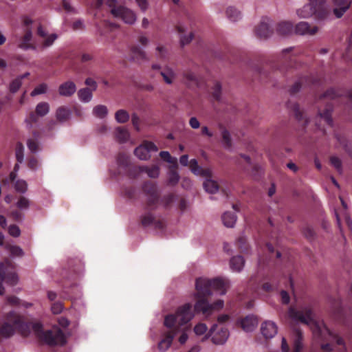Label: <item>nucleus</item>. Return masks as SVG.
<instances>
[{
    "mask_svg": "<svg viewBox=\"0 0 352 352\" xmlns=\"http://www.w3.org/2000/svg\"><path fill=\"white\" fill-rule=\"evenodd\" d=\"M293 352H300L302 349V333L298 329L294 331Z\"/></svg>",
    "mask_w": 352,
    "mask_h": 352,
    "instance_id": "obj_30",
    "label": "nucleus"
},
{
    "mask_svg": "<svg viewBox=\"0 0 352 352\" xmlns=\"http://www.w3.org/2000/svg\"><path fill=\"white\" fill-rule=\"evenodd\" d=\"M14 188L17 192L24 193L28 188V184L24 180H17L14 184Z\"/></svg>",
    "mask_w": 352,
    "mask_h": 352,
    "instance_id": "obj_59",
    "label": "nucleus"
},
{
    "mask_svg": "<svg viewBox=\"0 0 352 352\" xmlns=\"http://www.w3.org/2000/svg\"><path fill=\"white\" fill-rule=\"evenodd\" d=\"M32 330L39 342L50 346H63L66 343V337L63 331L58 327L44 330L39 322H34Z\"/></svg>",
    "mask_w": 352,
    "mask_h": 352,
    "instance_id": "obj_6",
    "label": "nucleus"
},
{
    "mask_svg": "<svg viewBox=\"0 0 352 352\" xmlns=\"http://www.w3.org/2000/svg\"><path fill=\"white\" fill-rule=\"evenodd\" d=\"M210 178L211 177H207L206 180L204 182V188L206 191L214 194L219 190V185L215 181Z\"/></svg>",
    "mask_w": 352,
    "mask_h": 352,
    "instance_id": "obj_37",
    "label": "nucleus"
},
{
    "mask_svg": "<svg viewBox=\"0 0 352 352\" xmlns=\"http://www.w3.org/2000/svg\"><path fill=\"white\" fill-rule=\"evenodd\" d=\"M330 162H331V165L333 166L338 172H341L342 162L339 157H336V156L331 157Z\"/></svg>",
    "mask_w": 352,
    "mask_h": 352,
    "instance_id": "obj_64",
    "label": "nucleus"
},
{
    "mask_svg": "<svg viewBox=\"0 0 352 352\" xmlns=\"http://www.w3.org/2000/svg\"><path fill=\"white\" fill-rule=\"evenodd\" d=\"M289 316L294 320L311 325L312 332L316 338L324 340L326 336H329L338 345L344 346V342L342 338L333 333L325 324H320L314 320L313 312L310 308L305 307L300 310H297L294 307H290Z\"/></svg>",
    "mask_w": 352,
    "mask_h": 352,
    "instance_id": "obj_4",
    "label": "nucleus"
},
{
    "mask_svg": "<svg viewBox=\"0 0 352 352\" xmlns=\"http://www.w3.org/2000/svg\"><path fill=\"white\" fill-rule=\"evenodd\" d=\"M241 327L246 332L252 331L258 324L256 317L249 315L238 322Z\"/></svg>",
    "mask_w": 352,
    "mask_h": 352,
    "instance_id": "obj_20",
    "label": "nucleus"
},
{
    "mask_svg": "<svg viewBox=\"0 0 352 352\" xmlns=\"http://www.w3.org/2000/svg\"><path fill=\"white\" fill-rule=\"evenodd\" d=\"M278 328L276 324L272 321L264 322L261 327L263 336L266 338H272L277 333Z\"/></svg>",
    "mask_w": 352,
    "mask_h": 352,
    "instance_id": "obj_21",
    "label": "nucleus"
},
{
    "mask_svg": "<svg viewBox=\"0 0 352 352\" xmlns=\"http://www.w3.org/2000/svg\"><path fill=\"white\" fill-rule=\"evenodd\" d=\"M140 166H135L130 164L129 168H125L124 171L130 178H135L140 173H142Z\"/></svg>",
    "mask_w": 352,
    "mask_h": 352,
    "instance_id": "obj_45",
    "label": "nucleus"
},
{
    "mask_svg": "<svg viewBox=\"0 0 352 352\" xmlns=\"http://www.w3.org/2000/svg\"><path fill=\"white\" fill-rule=\"evenodd\" d=\"M182 82L190 89L200 87L201 78L190 69H186L182 73Z\"/></svg>",
    "mask_w": 352,
    "mask_h": 352,
    "instance_id": "obj_16",
    "label": "nucleus"
},
{
    "mask_svg": "<svg viewBox=\"0 0 352 352\" xmlns=\"http://www.w3.org/2000/svg\"><path fill=\"white\" fill-rule=\"evenodd\" d=\"M265 254L260 256L258 261V272L252 276L248 283V287L253 291L257 292L261 287L265 292H271L278 289V283L276 279L271 274H265V268L269 263L274 258H279L281 254L279 251H275L274 247L269 243L265 245Z\"/></svg>",
    "mask_w": 352,
    "mask_h": 352,
    "instance_id": "obj_2",
    "label": "nucleus"
},
{
    "mask_svg": "<svg viewBox=\"0 0 352 352\" xmlns=\"http://www.w3.org/2000/svg\"><path fill=\"white\" fill-rule=\"evenodd\" d=\"M142 173H146L148 176L151 178H157L160 175V168L156 165H153L151 167L146 166H140Z\"/></svg>",
    "mask_w": 352,
    "mask_h": 352,
    "instance_id": "obj_39",
    "label": "nucleus"
},
{
    "mask_svg": "<svg viewBox=\"0 0 352 352\" xmlns=\"http://www.w3.org/2000/svg\"><path fill=\"white\" fill-rule=\"evenodd\" d=\"M254 32L258 38L265 39L270 37L274 32L270 20L268 18L262 19L261 23L255 28Z\"/></svg>",
    "mask_w": 352,
    "mask_h": 352,
    "instance_id": "obj_14",
    "label": "nucleus"
},
{
    "mask_svg": "<svg viewBox=\"0 0 352 352\" xmlns=\"http://www.w3.org/2000/svg\"><path fill=\"white\" fill-rule=\"evenodd\" d=\"M342 94L340 93L339 90L335 89L333 88H330L327 89L320 98V100H334Z\"/></svg>",
    "mask_w": 352,
    "mask_h": 352,
    "instance_id": "obj_40",
    "label": "nucleus"
},
{
    "mask_svg": "<svg viewBox=\"0 0 352 352\" xmlns=\"http://www.w3.org/2000/svg\"><path fill=\"white\" fill-rule=\"evenodd\" d=\"M176 30L179 34L180 44L182 46L188 44L192 39L193 34L190 32L188 36L185 35L186 29L182 24H178L176 26Z\"/></svg>",
    "mask_w": 352,
    "mask_h": 352,
    "instance_id": "obj_29",
    "label": "nucleus"
},
{
    "mask_svg": "<svg viewBox=\"0 0 352 352\" xmlns=\"http://www.w3.org/2000/svg\"><path fill=\"white\" fill-rule=\"evenodd\" d=\"M193 316L192 306L188 302L179 307L175 314L165 317L164 323L169 330L163 334V338L158 343L159 351L165 352L170 348L177 332L186 328V322L190 321Z\"/></svg>",
    "mask_w": 352,
    "mask_h": 352,
    "instance_id": "obj_3",
    "label": "nucleus"
},
{
    "mask_svg": "<svg viewBox=\"0 0 352 352\" xmlns=\"http://www.w3.org/2000/svg\"><path fill=\"white\" fill-rule=\"evenodd\" d=\"M14 286L18 283V276L15 272L13 262L8 258L0 262V295H3L5 291L2 282Z\"/></svg>",
    "mask_w": 352,
    "mask_h": 352,
    "instance_id": "obj_8",
    "label": "nucleus"
},
{
    "mask_svg": "<svg viewBox=\"0 0 352 352\" xmlns=\"http://www.w3.org/2000/svg\"><path fill=\"white\" fill-rule=\"evenodd\" d=\"M226 16L232 21H236L241 19V12L233 7H229L226 10Z\"/></svg>",
    "mask_w": 352,
    "mask_h": 352,
    "instance_id": "obj_44",
    "label": "nucleus"
},
{
    "mask_svg": "<svg viewBox=\"0 0 352 352\" xmlns=\"http://www.w3.org/2000/svg\"><path fill=\"white\" fill-rule=\"evenodd\" d=\"M222 221L225 226L232 228L236 221V215L234 212H226L222 215Z\"/></svg>",
    "mask_w": 352,
    "mask_h": 352,
    "instance_id": "obj_36",
    "label": "nucleus"
},
{
    "mask_svg": "<svg viewBox=\"0 0 352 352\" xmlns=\"http://www.w3.org/2000/svg\"><path fill=\"white\" fill-rule=\"evenodd\" d=\"M16 206L18 208L23 210V209H28L30 206V201L28 198L20 196Z\"/></svg>",
    "mask_w": 352,
    "mask_h": 352,
    "instance_id": "obj_56",
    "label": "nucleus"
},
{
    "mask_svg": "<svg viewBox=\"0 0 352 352\" xmlns=\"http://www.w3.org/2000/svg\"><path fill=\"white\" fill-rule=\"evenodd\" d=\"M8 250L12 256H22L23 255V251L19 246L10 245Z\"/></svg>",
    "mask_w": 352,
    "mask_h": 352,
    "instance_id": "obj_62",
    "label": "nucleus"
},
{
    "mask_svg": "<svg viewBox=\"0 0 352 352\" xmlns=\"http://www.w3.org/2000/svg\"><path fill=\"white\" fill-rule=\"evenodd\" d=\"M229 286L230 281L226 278L219 277L212 279L202 277L197 278L196 292L194 294L196 299L194 311L196 313H201L204 316H209L214 310H219L223 308V300H217L210 304L208 302V298L212 295V290L217 291L221 295L225 294Z\"/></svg>",
    "mask_w": 352,
    "mask_h": 352,
    "instance_id": "obj_1",
    "label": "nucleus"
},
{
    "mask_svg": "<svg viewBox=\"0 0 352 352\" xmlns=\"http://www.w3.org/2000/svg\"><path fill=\"white\" fill-rule=\"evenodd\" d=\"M236 245L241 252H247L248 250V244L247 240L244 236H240L237 239Z\"/></svg>",
    "mask_w": 352,
    "mask_h": 352,
    "instance_id": "obj_52",
    "label": "nucleus"
},
{
    "mask_svg": "<svg viewBox=\"0 0 352 352\" xmlns=\"http://www.w3.org/2000/svg\"><path fill=\"white\" fill-rule=\"evenodd\" d=\"M22 85L21 78H16L10 84V91L16 93Z\"/></svg>",
    "mask_w": 352,
    "mask_h": 352,
    "instance_id": "obj_57",
    "label": "nucleus"
},
{
    "mask_svg": "<svg viewBox=\"0 0 352 352\" xmlns=\"http://www.w3.org/2000/svg\"><path fill=\"white\" fill-rule=\"evenodd\" d=\"M295 33L299 35H315L318 28L316 25L311 26L308 22L301 21L297 23L294 29Z\"/></svg>",
    "mask_w": 352,
    "mask_h": 352,
    "instance_id": "obj_18",
    "label": "nucleus"
},
{
    "mask_svg": "<svg viewBox=\"0 0 352 352\" xmlns=\"http://www.w3.org/2000/svg\"><path fill=\"white\" fill-rule=\"evenodd\" d=\"M336 6L333 9V14L337 18H341L350 8L351 2L349 0H333Z\"/></svg>",
    "mask_w": 352,
    "mask_h": 352,
    "instance_id": "obj_22",
    "label": "nucleus"
},
{
    "mask_svg": "<svg viewBox=\"0 0 352 352\" xmlns=\"http://www.w3.org/2000/svg\"><path fill=\"white\" fill-rule=\"evenodd\" d=\"M208 330L207 326L204 323H199L194 327V332L197 336L204 334Z\"/></svg>",
    "mask_w": 352,
    "mask_h": 352,
    "instance_id": "obj_63",
    "label": "nucleus"
},
{
    "mask_svg": "<svg viewBox=\"0 0 352 352\" xmlns=\"http://www.w3.org/2000/svg\"><path fill=\"white\" fill-rule=\"evenodd\" d=\"M144 194L148 197L146 204V210H155L160 201V195L157 186L151 182H146L142 186Z\"/></svg>",
    "mask_w": 352,
    "mask_h": 352,
    "instance_id": "obj_9",
    "label": "nucleus"
},
{
    "mask_svg": "<svg viewBox=\"0 0 352 352\" xmlns=\"http://www.w3.org/2000/svg\"><path fill=\"white\" fill-rule=\"evenodd\" d=\"M111 13L116 17L121 18L126 23L133 24L136 20L134 12L122 6L111 8Z\"/></svg>",
    "mask_w": 352,
    "mask_h": 352,
    "instance_id": "obj_13",
    "label": "nucleus"
},
{
    "mask_svg": "<svg viewBox=\"0 0 352 352\" xmlns=\"http://www.w3.org/2000/svg\"><path fill=\"white\" fill-rule=\"evenodd\" d=\"M79 60L81 63H88L94 60V56L90 52H82L80 55Z\"/></svg>",
    "mask_w": 352,
    "mask_h": 352,
    "instance_id": "obj_60",
    "label": "nucleus"
},
{
    "mask_svg": "<svg viewBox=\"0 0 352 352\" xmlns=\"http://www.w3.org/2000/svg\"><path fill=\"white\" fill-rule=\"evenodd\" d=\"M309 3L305 4L296 13L300 18H310L314 16L318 21H325L331 15V8L327 4L326 0H309Z\"/></svg>",
    "mask_w": 352,
    "mask_h": 352,
    "instance_id": "obj_7",
    "label": "nucleus"
},
{
    "mask_svg": "<svg viewBox=\"0 0 352 352\" xmlns=\"http://www.w3.org/2000/svg\"><path fill=\"white\" fill-rule=\"evenodd\" d=\"M116 138L120 142H125L129 138V131L124 127H117L116 129Z\"/></svg>",
    "mask_w": 352,
    "mask_h": 352,
    "instance_id": "obj_38",
    "label": "nucleus"
},
{
    "mask_svg": "<svg viewBox=\"0 0 352 352\" xmlns=\"http://www.w3.org/2000/svg\"><path fill=\"white\" fill-rule=\"evenodd\" d=\"M288 107L292 109L296 118L298 121L303 122L304 126L307 125L309 120L304 116L303 112L300 110V107L297 103H294L292 106H289V104H288Z\"/></svg>",
    "mask_w": 352,
    "mask_h": 352,
    "instance_id": "obj_31",
    "label": "nucleus"
},
{
    "mask_svg": "<svg viewBox=\"0 0 352 352\" xmlns=\"http://www.w3.org/2000/svg\"><path fill=\"white\" fill-rule=\"evenodd\" d=\"M47 85L45 83H41L36 87L31 92V96H35L39 94H45L47 91Z\"/></svg>",
    "mask_w": 352,
    "mask_h": 352,
    "instance_id": "obj_58",
    "label": "nucleus"
},
{
    "mask_svg": "<svg viewBox=\"0 0 352 352\" xmlns=\"http://www.w3.org/2000/svg\"><path fill=\"white\" fill-rule=\"evenodd\" d=\"M176 195L174 193H169L164 195L160 200L162 204L166 208H170L175 201Z\"/></svg>",
    "mask_w": 352,
    "mask_h": 352,
    "instance_id": "obj_47",
    "label": "nucleus"
},
{
    "mask_svg": "<svg viewBox=\"0 0 352 352\" xmlns=\"http://www.w3.org/2000/svg\"><path fill=\"white\" fill-rule=\"evenodd\" d=\"M117 163L118 166L122 168L123 170L129 168V166L131 164L129 156L123 153H120L118 155Z\"/></svg>",
    "mask_w": 352,
    "mask_h": 352,
    "instance_id": "obj_41",
    "label": "nucleus"
},
{
    "mask_svg": "<svg viewBox=\"0 0 352 352\" xmlns=\"http://www.w3.org/2000/svg\"><path fill=\"white\" fill-rule=\"evenodd\" d=\"M107 113L108 109L104 105H97L93 109V114L99 118H104Z\"/></svg>",
    "mask_w": 352,
    "mask_h": 352,
    "instance_id": "obj_48",
    "label": "nucleus"
},
{
    "mask_svg": "<svg viewBox=\"0 0 352 352\" xmlns=\"http://www.w3.org/2000/svg\"><path fill=\"white\" fill-rule=\"evenodd\" d=\"M294 31V25L289 21H281L277 24L276 32L281 36H286L292 34Z\"/></svg>",
    "mask_w": 352,
    "mask_h": 352,
    "instance_id": "obj_27",
    "label": "nucleus"
},
{
    "mask_svg": "<svg viewBox=\"0 0 352 352\" xmlns=\"http://www.w3.org/2000/svg\"><path fill=\"white\" fill-rule=\"evenodd\" d=\"M78 96L82 102H87L92 98V91L89 88H82L78 91Z\"/></svg>",
    "mask_w": 352,
    "mask_h": 352,
    "instance_id": "obj_42",
    "label": "nucleus"
},
{
    "mask_svg": "<svg viewBox=\"0 0 352 352\" xmlns=\"http://www.w3.org/2000/svg\"><path fill=\"white\" fill-rule=\"evenodd\" d=\"M70 116V111L65 107H60L56 111V118L60 122L66 121Z\"/></svg>",
    "mask_w": 352,
    "mask_h": 352,
    "instance_id": "obj_43",
    "label": "nucleus"
},
{
    "mask_svg": "<svg viewBox=\"0 0 352 352\" xmlns=\"http://www.w3.org/2000/svg\"><path fill=\"white\" fill-rule=\"evenodd\" d=\"M209 337H211V340L214 344H223L229 337V331L227 328L218 324H214L209 332L203 338V341L207 340Z\"/></svg>",
    "mask_w": 352,
    "mask_h": 352,
    "instance_id": "obj_10",
    "label": "nucleus"
},
{
    "mask_svg": "<svg viewBox=\"0 0 352 352\" xmlns=\"http://www.w3.org/2000/svg\"><path fill=\"white\" fill-rule=\"evenodd\" d=\"M32 38V31L30 29L25 30V34L21 38L18 47L22 50H36V45L31 43Z\"/></svg>",
    "mask_w": 352,
    "mask_h": 352,
    "instance_id": "obj_23",
    "label": "nucleus"
},
{
    "mask_svg": "<svg viewBox=\"0 0 352 352\" xmlns=\"http://www.w3.org/2000/svg\"><path fill=\"white\" fill-rule=\"evenodd\" d=\"M146 212L140 217V222L143 227H148L154 226L155 228L162 229L164 228V223L161 220L155 219L150 210L145 208Z\"/></svg>",
    "mask_w": 352,
    "mask_h": 352,
    "instance_id": "obj_17",
    "label": "nucleus"
},
{
    "mask_svg": "<svg viewBox=\"0 0 352 352\" xmlns=\"http://www.w3.org/2000/svg\"><path fill=\"white\" fill-rule=\"evenodd\" d=\"M179 180V175L175 168L170 169L168 172V184L170 186L176 185Z\"/></svg>",
    "mask_w": 352,
    "mask_h": 352,
    "instance_id": "obj_49",
    "label": "nucleus"
},
{
    "mask_svg": "<svg viewBox=\"0 0 352 352\" xmlns=\"http://www.w3.org/2000/svg\"><path fill=\"white\" fill-rule=\"evenodd\" d=\"M15 325L8 322H3L0 327V340L2 338H9L12 336L15 332Z\"/></svg>",
    "mask_w": 352,
    "mask_h": 352,
    "instance_id": "obj_26",
    "label": "nucleus"
},
{
    "mask_svg": "<svg viewBox=\"0 0 352 352\" xmlns=\"http://www.w3.org/2000/svg\"><path fill=\"white\" fill-rule=\"evenodd\" d=\"M115 118L119 123H125L129 120V114L124 109H120L116 111Z\"/></svg>",
    "mask_w": 352,
    "mask_h": 352,
    "instance_id": "obj_46",
    "label": "nucleus"
},
{
    "mask_svg": "<svg viewBox=\"0 0 352 352\" xmlns=\"http://www.w3.org/2000/svg\"><path fill=\"white\" fill-rule=\"evenodd\" d=\"M245 260L241 256H233L230 261V268L234 272H239L244 267Z\"/></svg>",
    "mask_w": 352,
    "mask_h": 352,
    "instance_id": "obj_32",
    "label": "nucleus"
},
{
    "mask_svg": "<svg viewBox=\"0 0 352 352\" xmlns=\"http://www.w3.org/2000/svg\"><path fill=\"white\" fill-rule=\"evenodd\" d=\"M34 324V323L24 322L20 316H16L14 319L15 329H17L24 337H28L30 335Z\"/></svg>",
    "mask_w": 352,
    "mask_h": 352,
    "instance_id": "obj_19",
    "label": "nucleus"
},
{
    "mask_svg": "<svg viewBox=\"0 0 352 352\" xmlns=\"http://www.w3.org/2000/svg\"><path fill=\"white\" fill-rule=\"evenodd\" d=\"M160 156L164 161L171 164L177 165V158L173 157L168 151H161L160 153Z\"/></svg>",
    "mask_w": 352,
    "mask_h": 352,
    "instance_id": "obj_53",
    "label": "nucleus"
},
{
    "mask_svg": "<svg viewBox=\"0 0 352 352\" xmlns=\"http://www.w3.org/2000/svg\"><path fill=\"white\" fill-rule=\"evenodd\" d=\"M222 142L224 146L227 148H230L232 146V141L230 133L228 130L223 129L222 131Z\"/></svg>",
    "mask_w": 352,
    "mask_h": 352,
    "instance_id": "obj_54",
    "label": "nucleus"
},
{
    "mask_svg": "<svg viewBox=\"0 0 352 352\" xmlns=\"http://www.w3.org/2000/svg\"><path fill=\"white\" fill-rule=\"evenodd\" d=\"M39 134L37 131L33 133V137L27 140V146L32 153H36L39 151L38 142Z\"/></svg>",
    "mask_w": 352,
    "mask_h": 352,
    "instance_id": "obj_33",
    "label": "nucleus"
},
{
    "mask_svg": "<svg viewBox=\"0 0 352 352\" xmlns=\"http://www.w3.org/2000/svg\"><path fill=\"white\" fill-rule=\"evenodd\" d=\"M294 48L289 47L283 50L280 58L276 63L272 64V67L275 69L276 71L273 74H276L278 71L285 75L289 76L290 74H293L302 67V63L300 61L297 54L300 53L299 50H295Z\"/></svg>",
    "mask_w": 352,
    "mask_h": 352,
    "instance_id": "obj_5",
    "label": "nucleus"
},
{
    "mask_svg": "<svg viewBox=\"0 0 352 352\" xmlns=\"http://www.w3.org/2000/svg\"><path fill=\"white\" fill-rule=\"evenodd\" d=\"M160 74L162 76L164 82L168 85H171L173 82L174 79L176 78V73L172 68L169 67H166L160 72Z\"/></svg>",
    "mask_w": 352,
    "mask_h": 352,
    "instance_id": "obj_35",
    "label": "nucleus"
},
{
    "mask_svg": "<svg viewBox=\"0 0 352 352\" xmlns=\"http://www.w3.org/2000/svg\"><path fill=\"white\" fill-rule=\"evenodd\" d=\"M58 38L56 34H51L50 35H47L45 38H44V41L41 44V48L45 49L52 46L55 41V40Z\"/></svg>",
    "mask_w": 352,
    "mask_h": 352,
    "instance_id": "obj_50",
    "label": "nucleus"
},
{
    "mask_svg": "<svg viewBox=\"0 0 352 352\" xmlns=\"http://www.w3.org/2000/svg\"><path fill=\"white\" fill-rule=\"evenodd\" d=\"M24 147L22 143L18 142L16 145V158L18 162L21 163L23 161Z\"/></svg>",
    "mask_w": 352,
    "mask_h": 352,
    "instance_id": "obj_55",
    "label": "nucleus"
},
{
    "mask_svg": "<svg viewBox=\"0 0 352 352\" xmlns=\"http://www.w3.org/2000/svg\"><path fill=\"white\" fill-rule=\"evenodd\" d=\"M333 111V104L327 102L326 107L323 111H319L320 116L323 118L327 124L332 126L333 120L331 118V113Z\"/></svg>",
    "mask_w": 352,
    "mask_h": 352,
    "instance_id": "obj_34",
    "label": "nucleus"
},
{
    "mask_svg": "<svg viewBox=\"0 0 352 352\" xmlns=\"http://www.w3.org/2000/svg\"><path fill=\"white\" fill-rule=\"evenodd\" d=\"M131 58L137 61H144L146 60V54L145 52L138 45H133L131 47Z\"/></svg>",
    "mask_w": 352,
    "mask_h": 352,
    "instance_id": "obj_28",
    "label": "nucleus"
},
{
    "mask_svg": "<svg viewBox=\"0 0 352 352\" xmlns=\"http://www.w3.org/2000/svg\"><path fill=\"white\" fill-rule=\"evenodd\" d=\"M50 111V105L46 102H39L35 109V112H31L26 119V122L32 124L38 121V117H43L48 113Z\"/></svg>",
    "mask_w": 352,
    "mask_h": 352,
    "instance_id": "obj_15",
    "label": "nucleus"
},
{
    "mask_svg": "<svg viewBox=\"0 0 352 352\" xmlns=\"http://www.w3.org/2000/svg\"><path fill=\"white\" fill-rule=\"evenodd\" d=\"M320 84V78L313 76H300L289 89L292 95L297 94L301 88Z\"/></svg>",
    "mask_w": 352,
    "mask_h": 352,
    "instance_id": "obj_11",
    "label": "nucleus"
},
{
    "mask_svg": "<svg viewBox=\"0 0 352 352\" xmlns=\"http://www.w3.org/2000/svg\"><path fill=\"white\" fill-rule=\"evenodd\" d=\"M76 91V86L72 81H67L58 87V93L62 96L69 97Z\"/></svg>",
    "mask_w": 352,
    "mask_h": 352,
    "instance_id": "obj_24",
    "label": "nucleus"
},
{
    "mask_svg": "<svg viewBox=\"0 0 352 352\" xmlns=\"http://www.w3.org/2000/svg\"><path fill=\"white\" fill-rule=\"evenodd\" d=\"M189 322H190V321H188V322H186V329H184V330H180L179 331H178V332H177V333H180V332L182 333L181 336H179V343H180L181 344H185V343H186V341H187V340H188V335H187V333H186V331H187L188 330H189V329H190V324H189Z\"/></svg>",
    "mask_w": 352,
    "mask_h": 352,
    "instance_id": "obj_61",
    "label": "nucleus"
},
{
    "mask_svg": "<svg viewBox=\"0 0 352 352\" xmlns=\"http://www.w3.org/2000/svg\"><path fill=\"white\" fill-rule=\"evenodd\" d=\"M189 166L190 170L197 175H201L206 177H210L212 173L209 169H203L199 166L197 161L195 159H192L189 162Z\"/></svg>",
    "mask_w": 352,
    "mask_h": 352,
    "instance_id": "obj_25",
    "label": "nucleus"
},
{
    "mask_svg": "<svg viewBox=\"0 0 352 352\" xmlns=\"http://www.w3.org/2000/svg\"><path fill=\"white\" fill-rule=\"evenodd\" d=\"M212 98L216 100L219 102L221 100V85L219 82H215L214 86L212 89Z\"/></svg>",
    "mask_w": 352,
    "mask_h": 352,
    "instance_id": "obj_51",
    "label": "nucleus"
},
{
    "mask_svg": "<svg viewBox=\"0 0 352 352\" xmlns=\"http://www.w3.org/2000/svg\"><path fill=\"white\" fill-rule=\"evenodd\" d=\"M157 150V146L153 142L144 141L135 149L134 154L141 160H147L151 157L149 153L151 151L155 152Z\"/></svg>",
    "mask_w": 352,
    "mask_h": 352,
    "instance_id": "obj_12",
    "label": "nucleus"
}]
</instances>
